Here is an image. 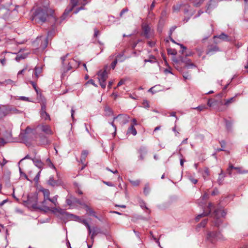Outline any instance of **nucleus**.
I'll list each match as a JSON object with an SVG mask.
<instances>
[{
    "mask_svg": "<svg viewBox=\"0 0 248 248\" xmlns=\"http://www.w3.org/2000/svg\"><path fill=\"white\" fill-rule=\"evenodd\" d=\"M232 169H233V166L232 165H230L229 166V167L227 169L228 173L229 175L230 176L232 175V172L231 170H232Z\"/></svg>",
    "mask_w": 248,
    "mask_h": 248,
    "instance_id": "obj_37",
    "label": "nucleus"
},
{
    "mask_svg": "<svg viewBox=\"0 0 248 248\" xmlns=\"http://www.w3.org/2000/svg\"><path fill=\"white\" fill-rule=\"evenodd\" d=\"M124 81L125 80H124V79H121L119 82V83H118V86H120L122 85H123V84H124Z\"/></svg>",
    "mask_w": 248,
    "mask_h": 248,
    "instance_id": "obj_53",
    "label": "nucleus"
},
{
    "mask_svg": "<svg viewBox=\"0 0 248 248\" xmlns=\"http://www.w3.org/2000/svg\"><path fill=\"white\" fill-rule=\"evenodd\" d=\"M42 210H43L45 212H47L48 211H51L53 213L59 212L60 211V209L58 208H51L48 206L47 204V201L46 202H44V200L42 202L41 207L39 208Z\"/></svg>",
    "mask_w": 248,
    "mask_h": 248,
    "instance_id": "obj_7",
    "label": "nucleus"
},
{
    "mask_svg": "<svg viewBox=\"0 0 248 248\" xmlns=\"http://www.w3.org/2000/svg\"><path fill=\"white\" fill-rule=\"evenodd\" d=\"M181 61L185 63V66L187 68H192L195 67V65L192 63L189 59L186 58H182Z\"/></svg>",
    "mask_w": 248,
    "mask_h": 248,
    "instance_id": "obj_10",
    "label": "nucleus"
},
{
    "mask_svg": "<svg viewBox=\"0 0 248 248\" xmlns=\"http://www.w3.org/2000/svg\"><path fill=\"white\" fill-rule=\"evenodd\" d=\"M76 218L77 220L79 222H80L83 223L84 225H85V226L88 229L89 233L91 234V233L92 232V229L91 228L90 225L88 223L86 219H82L80 218L79 217H77V216L76 217Z\"/></svg>",
    "mask_w": 248,
    "mask_h": 248,
    "instance_id": "obj_12",
    "label": "nucleus"
},
{
    "mask_svg": "<svg viewBox=\"0 0 248 248\" xmlns=\"http://www.w3.org/2000/svg\"><path fill=\"white\" fill-rule=\"evenodd\" d=\"M104 111L106 116H110L113 114L112 109L108 107H105Z\"/></svg>",
    "mask_w": 248,
    "mask_h": 248,
    "instance_id": "obj_24",
    "label": "nucleus"
},
{
    "mask_svg": "<svg viewBox=\"0 0 248 248\" xmlns=\"http://www.w3.org/2000/svg\"><path fill=\"white\" fill-rule=\"evenodd\" d=\"M27 66L24 68L23 69V70H21V71H19L18 73H17V76H19V75L20 74H22L24 71L27 69Z\"/></svg>",
    "mask_w": 248,
    "mask_h": 248,
    "instance_id": "obj_50",
    "label": "nucleus"
},
{
    "mask_svg": "<svg viewBox=\"0 0 248 248\" xmlns=\"http://www.w3.org/2000/svg\"><path fill=\"white\" fill-rule=\"evenodd\" d=\"M19 99L21 100H23V101H29V99L28 97H25V96H20L19 97Z\"/></svg>",
    "mask_w": 248,
    "mask_h": 248,
    "instance_id": "obj_49",
    "label": "nucleus"
},
{
    "mask_svg": "<svg viewBox=\"0 0 248 248\" xmlns=\"http://www.w3.org/2000/svg\"><path fill=\"white\" fill-rule=\"evenodd\" d=\"M98 34H99V31L97 29H94V36L96 37Z\"/></svg>",
    "mask_w": 248,
    "mask_h": 248,
    "instance_id": "obj_62",
    "label": "nucleus"
},
{
    "mask_svg": "<svg viewBox=\"0 0 248 248\" xmlns=\"http://www.w3.org/2000/svg\"><path fill=\"white\" fill-rule=\"evenodd\" d=\"M217 37L223 40H227L228 39V36L224 33H222L221 34Z\"/></svg>",
    "mask_w": 248,
    "mask_h": 248,
    "instance_id": "obj_31",
    "label": "nucleus"
},
{
    "mask_svg": "<svg viewBox=\"0 0 248 248\" xmlns=\"http://www.w3.org/2000/svg\"><path fill=\"white\" fill-rule=\"evenodd\" d=\"M34 165L39 168L40 170L37 172L35 177L34 178V181L36 182H38L40 177V174L42 170L44 168V163L41 161V160L38 157H34L31 159Z\"/></svg>",
    "mask_w": 248,
    "mask_h": 248,
    "instance_id": "obj_4",
    "label": "nucleus"
},
{
    "mask_svg": "<svg viewBox=\"0 0 248 248\" xmlns=\"http://www.w3.org/2000/svg\"><path fill=\"white\" fill-rule=\"evenodd\" d=\"M235 101L234 97H231L228 99H226L225 100L224 105L226 106H228L230 104Z\"/></svg>",
    "mask_w": 248,
    "mask_h": 248,
    "instance_id": "obj_29",
    "label": "nucleus"
},
{
    "mask_svg": "<svg viewBox=\"0 0 248 248\" xmlns=\"http://www.w3.org/2000/svg\"><path fill=\"white\" fill-rule=\"evenodd\" d=\"M178 45H180L181 47L183 49L182 53H184V51L186 49V47L185 46H184L183 45H182V44H178Z\"/></svg>",
    "mask_w": 248,
    "mask_h": 248,
    "instance_id": "obj_57",
    "label": "nucleus"
},
{
    "mask_svg": "<svg viewBox=\"0 0 248 248\" xmlns=\"http://www.w3.org/2000/svg\"><path fill=\"white\" fill-rule=\"evenodd\" d=\"M104 183H105L106 185H107V186H113V185L112 184V183L111 182H104Z\"/></svg>",
    "mask_w": 248,
    "mask_h": 248,
    "instance_id": "obj_55",
    "label": "nucleus"
},
{
    "mask_svg": "<svg viewBox=\"0 0 248 248\" xmlns=\"http://www.w3.org/2000/svg\"><path fill=\"white\" fill-rule=\"evenodd\" d=\"M3 116H4V111L2 109H0V118L2 117Z\"/></svg>",
    "mask_w": 248,
    "mask_h": 248,
    "instance_id": "obj_60",
    "label": "nucleus"
},
{
    "mask_svg": "<svg viewBox=\"0 0 248 248\" xmlns=\"http://www.w3.org/2000/svg\"><path fill=\"white\" fill-rule=\"evenodd\" d=\"M115 121H117L120 124L123 125L128 122L129 117L125 114H120L118 116L113 118V121L110 124L114 127V132L116 133L117 127L114 124Z\"/></svg>",
    "mask_w": 248,
    "mask_h": 248,
    "instance_id": "obj_3",
    "label": "nucleus"
},
{
    "mask_svg": "<svg viewBox=\"0 0 248 248\" xmlns=\"http://www.w3.org/2000/svg\"><path fill=\"white\" fill-rule=\"evenodd\" d=\"M183 77L185 79H190V76L189 75L187 74H184L183 75Z\"/></svg>",
    "mask_w": 248,
    "mask_h": 248,
    "instance_id": "obj_56",
    "label": "nucleus"
},
{
    "mask_svg": "<svg viewBox=\"0 0 248 248\" xmlns=\"http://www.w3.org/2000/svg\"><path fill=\"white\" fill-rule=\"evenodd\" d=\"M88 154V152L87 151H83L81 155V162L83 163L86 159V158Z\"/></svg>",
    "mask_w": 248,
    "mask_h": 248,
    "instance_id": "obj_28",
    "label": "nucleus"
},
{
    "mask_svg": "<svg viewBox=\"0 0 248 248\" xmlns=\"http://www.w3.org/2000/svg\"><path fill=\"white\" fill-rule=\"evenodd\" d=\"M131 125H133V126L137 125V121L135 119H133L132 120V124Z\"/></svg>",
    "mask_w": 248,
    "mask_h": 248,
    "instance_id": "obj_52",
    "label": "nucleus"
},
{
    "mask_svg": "<svg viewBox=\"0 0 248 248\" xmlns=\"http://www.w3.org/2000/svg\"><path fill=\"white\" fill-rule=\"evenodd\" d=\"M36 41L39 43L41 42L40 48L42 49L46 48L48 45L47 38L46 36H40L37 38Z\"/></svg>",
    "mask_w": 248,
    "mask_h": 248,
    "instance_id": "obj_8",
    "label": "nucleus"
},
{
    "mask_svg": "<svg viewBox=\"0 0 248 248\" xmlns=\"http://www.w3.org/2000/svg\"><path fill=\"white\" fill-rule=\"evenodd\" d=\"M57 199L58 196L56 195L54 197H53L52 199H50L49 198V199L47 200V201H50L54 204V206H57V205L58 204Z\"/></svg>",
    "mask_w": 248,
    "mask_h": 248,
    "instance_id": "obj_27",
    "label": "nucleus"
},
{
    "mask_svg": "<svg viewBox=\"0 0 248 248\" xmlns=\"http://www.w3.org/2000/svg\"><path fill=\"white\" fill-rule=\"evenodd\" d=\"M21 176H24L27 180L30 181V180L28 178V176L24 173H23Z\"/></svg>",
    "mask_w": 248,
    "mask_h": 248,
    "instance_id": "obj_64",
    "label": "nucleus"
},
{
    "mask_svg": "<svg viewBox=\"0 0 248 248\" xmlns=\"http://www.w3.org/2000/svg\"><path fill=\"white\" fill-rule=\"evenodd\" d=\"M100 232V230L99 229L96 228H94L92 230L91 232V239L93 242L94 241V238L95 235H96L97 234H98Z\"/></svg>",
    "mask_w": 248,
    "mask_h": 248,
    "instance_id": "obj_20",
    "label": "nucleus"
},
{
    "mask_svg": "<svg viewBox=\"0 0 248 248\" xmlns=\"http://www.w3.org/2000/svg\"><path fill=\"white\" fill-rule=\"evenodd\" d=\"M31 84L32 85L33 88L37 91L36 85L35 84V83L33 81H30Z\"/></svg>",
    "mask_w": 248,
    "mask_h": 248,
    "instance_id": "obj_61",
    "label": "nucleus"
},
{
    "mask_svg": "<svg viewBox=\"0 0 248 248\" xmlns=\"http://www.w3.org/2000/svg\"><path fill=\"white\" fill-rule=\"evenodd\" d=\"M134 126H133V125H131L130 126L127 131V134H132L133 136L136 135L137 131Z\"/></svg>",
    "mask_w": 248,
    "mask_h": 248,
    "instance_id": "obj_21",
    "label": "nucleus"
},
{
    "mask_svg": "<svg viewBox=\"0 0 248 248\" xmlns=\"http://www.w3.org/2000/svg\"><path fill=\"white\" fill-rule=\"evenodd\" d=\"M215 214H216V216L218 217V214H221V215L222 217H223L225 216V213L224 212L222 211L221 210H217V211H216L215 212Z\"/></svg>",
    "mask_w": 248,
    "mask_h": 248,
    "instance_id": "obj_35",
    "label": "nucleus"
},
{
    "mask_svg": "<svg viewBox=\"0 0 248 248\" xmlns=\"http://www.w3.org/2000/svg\"><path fill=\"white\" fill-rule=\"evenodd\" d=\"M86 0H71L70 3L69 5L74 9L77 6L81 5L79 8H78L77 10L74 11V13L76 14H77L80 10L83 9L84 6L86 4V2H85Z\"/></svg>",
    "mask_w": 248,
    "mask_h": 248,
    "instance_id": "obj_6",
    "label": "nucleus"
},
{
    "mask_svg": "<svg viewBox=\"0 0 248 248\" xmlns=\"http://www.w3.org/2000/svg\"><path fill=\"white\" fill-rule=\"evenodd\" d=\"M72 200H71L70 199H67L66 200V203L67 204H68L69 205H71L72 204Z\"/></svg>",
    "mask_w": 248,
    "mask_h": 248,
    "instance_id": "obj_59",
    "label": "nucleus"
},
{
    "mask_svg": "<svg viewBox=\"0 0 248 248\" xmlns=\"http://www.w3.org/2000/svg\"><path fill=\"white\" fill-rule=\"evenodd\" d=\"M143 104L145 107H149V104L147 101H144Z\"/></svg>",
    "mask_w": 248,
    "mask_h": 248,
    "instance_id": "obj_58",
    "label": "nucleus"
},
{
    "mask_svg": "<svg viewBox=\"0 0 248 248\" xmlns=\"http://www.w3.org/2000/svg\"><path fill=\"white\" fill-rule=\"evenodd\" d=\"M42 67L36 66L34 69V76H33V78L37 79L39 74L42 72Z\"/></svg>",
    "mask_w": 248,
    "mask_h": 248,
    "instance_id": "obj_17",
    "label": "nucleus"
},
{
    "mask_svg": "<svg viewBox=\"0 0 248 248\" xmlns=\"http://www.w3.org/2000/svg\"><path fill=\"white\" fill-rule=\"evenodd\" d=\"M46 163H48V165L49 167L52 168H55L53 164L52 163V162H51V160L49 158H47L46 160Z\"/></svg>",
    "mask_w": 248,
    "mask_h": 248,
    "instance_id": "obj_36",
    "label": "nucleus"
},
{
    "mask_svg": "<svg viewBox=\"0 0 248 248\" xmlns=\"http://www.w3.org/2000/svg\"><path fill=\"white\" fill-rule=\"evenodd\" d=\"M233 169L237 170V171L240 173H246L248 172V171H247V170H242L240 168H236V167H233Z\"/></svg>",
    "mask_w": 248,
    "mask_h": 248,
    "instance_id": "obj_34",
    "label": "nucleus"
},
{
    "mask_svg": "<svg viewBox=\"0 0 248 248\" xmlns=\"http://www.w3.org/2000/svg\"><path fill=\"white\" fill-rule=\"evenodd\" d=\"M33 130L29 127H27L25 130V133L21 134L20 137L22 139L23 142H25V139L31 137V134L32 133Z\"/></svg>",
    "mask_w": 248,
    "mask_h": 248,
    "instance_id": "obj_9",
    "label": "nucleus"
},
{
    "mask_svg": "<svg viewBox=\"0 0 248 248\" xmlns=\"http://www.w3.org/2000/svg\"><path fill=\"white\" fill-rule=\"evenodd\" d=\"M54 11L48 9L46 6H43L34 10L32 12V20L36 22H44L48 15L52 16Z\"/></svg>",
    "mask_w": 248,
    "mask_h": 248,
    "instance_id": "obj_1",
    "label": "nucleus"
},
{
    "mask_svg": "<svg viewBox=\"0 0 248 248\" xmlns=\"http://www.w3.org/2000/svg\"><path fill=\"white\" fill-rule=\"evenodd\" d=\"M73 10V9L72 8V7H71L69 5L67 7L66 9L65 10V11L62 16V19H64L68 16V14H69V13L71 12Z\"/></svg>",
    "mask_w": 248,
    "mask_h": 248,
    "instance_id": "obj_16",
    "label": "nucleus"
},
{
    "mask_svg": "<svg viewBox=\"0 0 248 248\" xmlns=\"http://www.w3.org/2000/svg\"><path fill=\"white\" fill-rule=\"evenodd\" d=\"M41 117L45 120H50L49 115L46 112L45 110L42 108V111L41 112Z\"/></svg>",
    "mask_w": 248,
    "mask_h": 248,
    "instance_id": "obj_23",
    "label": "nucleus"
},
{
    "mask_svg": "<svg viewBox=\"0 0 248 248\" xmlns=\"http://www.w3.org/2000/svg\"><path fill=\"white\" fill-rule=\"evenodd\" d=\"M188 178L189 180L194 184H196L198 182L197 179L193 178L191 176H189Z\"/></svg>",
    "mask_w": 248,
    "mask_h": 248,
    "instance_id": "obj_39",
    "label": "nucleus"
},
{
    "mask_svg": "<svg viewBox=\"0 0 248 248\" xmlns=\"http://www.w3.org/2000/svg\"><path fill=\"white\" fill-rule=\"evenodd\" d=\"M40 190L42 192L44 195V202H46L49 198V191L46 189H42Z\"/></svg>",
    "mask_w": 248,
    "mask_h": 248,
    "instance_id": "obj_14",
    "label": "nucleus"
},
{
    "mask_svg": "<svg viewBox=\"0 0 248 248\" xmlns=\"http://www.w3.org/2000/svg\"><path fill=\"white\" fill-rule=\"evenodd\" d=\"M13 83H14V81L13 80H12L11 79H8L5 80L3 83L0 82V84H5V85L12 84Z\"/></svg>",
    "mask_w": 248,
    "mask_h": 248,
    "instance_id": "obj_32",
    "label": "nucleus"
},
{
    "mask_svg": "<svg viewBox=\"0 0 248 248\" xmlns=\"http://www.w3.org/2000/svg\"><path fill=\"white\" fill-rule=\"evenodd\" d=\"M0 62L2 65H4L5 64V59H2L0 60Z\"/></svg>",
    "mask_w": 248,
    "mask_h": 248,
    "instance_id": "obj_63",
    "label": "nucleus"
},
{
    "mask_svg": "<svg viewBox=\"0 0 248 248\" xmlns=\"http://www.w3.org/2000/svg\"><path fill=\"white\" fill-rule=\"evenodd\" d=\"M218 49L217 46H215L213 47L212 50H210L208 51L207 54H211L212 51H218Z\"/></svg>",
    "mask_w": 248,
    "mask_h": 248,
    "instance_id": "obj_46",
    "label": "nucleus"
},
{
    "mask_svg": "<svg viewBox=\"0 0 248 248\" xmlns=\"http://www.w3.org/2000/svg\"><path fill=\"white\" fill-rule=\"evenodd\" d=\"M206 108L205 106H199L198 107L196 108L200 110V111L202 110L203 109H205Z\"/></svg>",
    "mask_w": 248,
    "mask_h": 248,
    "instance_id": "obj_54",
    "label": "nucleus"
},
{
    "mask_svg": "<svg viewBox=\"0 0 248 248\" xmlns=\"http://www.w3.org/2000/svg\"><path fill=\"white\" fill-rule=\"evenodd\" d=\"M86 84H91L93 85L95 87H97V85L94 83V81L93 79L89 80Z\"/></svg>",
    "mask_w": 248,
    "mask_h": 248,
    "instance_id": "obj_43",
    "label": "nucleus"
},
{
    "mask_svg": "<svg viewBox=\"0 0 248 248\" xmlns=\"http://www.w3.org/2000/svg\"><path fill=\"white\" fill-rule=\"evenodd\" d=\"M140 206L142 208V209H144V208H145L146 209H148L147 208V207H146V204H145V203L144 202H143V201H141L140 202Z\"/></svg>",
    "mask_w": 248,
    "mask_h": 248,
    "instance_id": "obj_40",
    "label": "nucleus"
},
{
    "mask_svg": "<svg viewBox=\"0 0 248 248\" xmlns=\"http://www.w3.org/2000/svg\"><path fill=\"white\" fill-rule=\"evenodd\" d=\"M128 11V9L127 8H125V9H124L120 13V16H122L125 13V12H127Z\"/></svg>",
    "mask_w": 248,
    "mask_h": 248,
    "instance_id": "obj_48",
    "label": "nucleus"
},
{
    "mask_svg": "<svg viewBox=\"0 0 248 248\" xmlns=\"http://www.w3.org/2000/svg\"><path fill=\"white\" fill-rule=\"evenodd\" d=\"M213 207V205L212 203H209L208 207V208L209 209V212L208 213L204 212L203 214L199 215L195 218L196 221H198L200 218L207 215L211 212Z\"/></svg>",
    "mask_w": 248,
    "mask_h": 248,
    "instance_id": "obj_13",
    "label": "nucleus"
},
{
    "mask_svg": "<svg viewBox=\"0 0 248 248\" xmlns=\"http://www.w3.org/2000/svg\"><path fill=\"white\" fill-rule=\"evenodd\" d=\"M108 75L106 69H105L103 71H100L97 74L99 84L102 88L106 87V81L108 78Z\"/></svg>",
    "mask_w": 248,
    "mask_h": 248,
    "instance_id": "obj_5",
    "label": "nucleus"
},
{
    "mask_svg": "<svg viewBox=\"0 0 248 248\" xmlns=\"http://www.w3.org/2000/svg\"><path fill=\"white\" fill-rule=\"evenodd\" d=\"M84 208L85 210L87 211V212L89 214V215L97 217L95 215L94 211L89 206L87 205H84Z\"/></svg>",
    "mask_w": 248,
    "mask_h": 248,
    "instance_id": "obj_18",
    "label": "nucleus"
},
{
    "mask_svg": "<svg viewBox=\"0 0 248 248\" xmlns=\"http://www.w3.org/2000/svg\"><path fill=\"white\" fill-rule=\"evenodd\" d=\"M11 136H12V134H11V132L10 131L9 132L8 135L7 136V140L8 141H5V140L2 138L0 139V146L3 145L4 144H5L7 142L9 141V140L8 139V138H9V137L10 138V137H11Z\"/></svg>",
    "mask_w": 248,
    "mask_h": 248,
    "instance_id": "obj_26",
    "label": "nucleus"
},
{
    "mask_svg": "<svg viewBox=\"0 0 248 248\" xmlns=\"http://www.w3.org/2000/svg\"><path fill=\"white\" fill-rule=\"evenodd\" d=\"M41 130L47 134H52V131L48 125H42L38 126Z\"/></svg>",
    "mask_w": 248,
    "mask_h": 248,
    "instance_id": "obj_11",
    "label": "nucleus"
},
{
    "mask_svg": "<svg viewBox=\"0 0 248 248\" xmlns=\"http://www.w3.org/2000/svg\"><path fill=\"white\" fill-rule=\"evenodd\" d=\"M32 158L29 155H27L24 158H23L21 160H20V161L19 162V164L22 163L23 161V160L26 159H30L31 160Z\"/></svg>",
    "mask_w": 248,
    "mask_h": 248,
    "instance_id": "obj_45",
    "label": "nucleus"
},
{
    "mask_svg": "<svg viewBox=\"0 0 248 248\" xmlns=\"http://www.w3.org/2000/svg\"><path fill=\"white\" fill-rule=\"evenodd\" d=\"M117 63V60H115V61H114L111 64V68L114 69Z\"/></svg>",
    "mask_w": 248,
    "mask_h": 248,
    "instance_id": "obj_42",
    "label": "nucleus"
},
{
    "mask_svg": "<svg viewBox=\"0 0 248 248\" xmlns=\"http://www.w3.org/2000/svg\"><path fill=\"white\" fill-rule=\"evenodd\" d=\"M222 239V235L219 232H210L207 233L206 240L208 242L215 244Z\"/></svg>",
    "mask_w": 248,
    "mask_h": 248,
    "instance_id": "obj_2",
    "label": "nucleus"
},
{
    "mask_svg": "<svg viewBox=\"0 0 248 248\" xmlns=\"http://www.w3.org/2000/svg\"><path fill=\"white\" fill-rule=\"evenodd\" d=\"M207 222V221L206 220H204L200 224H199V225L200 227H204L205 226V225L206 224Z\"/></svg>",
    "mask_w": 248,
    "mask_h": 248,
    "instance_id": "obj_44",
    "label": "nucleus"
},
{
    "mask_svg": "<svg viewBox=\"0 0 248 248\" xmlns=\"http://www.w3.org/2000/svg\"><path fill=\"white\" fill-rule=\"evenodd\" d=\"M73 10V9L72 8V7H71L69 5L67 7L66 9L65 10V11L62 16V19H64L68 16V14H69V13L71 12Z\"/></svg>",
    "mask_w": 248,
    "mask_h": 248,
    "instance_id": "obj_15",
    "label": "nucleus"
},
{
    "mask_svg": "<svg viewBox=\"0 0 248 248\" xmlns=\"http://www.w3.org/2000/svg\"><path fill=\"white\" fill-rule=\"evenodd\" d=\"M217 101H213L211 99H209L208 101V105L211 107L214 106L217 104Z\"/></svg>",
    "mask_w": 248,
    "mask_h": 248,
    "instance_id": "obj_30",
    "label": "nucleus"
},
{
    "mask_svg": "<svg viewBox=\"0 0 248 248\" xmlns=\"http://www.w3.org/2000/svg\"><path fill=\"white\" fill-rule=\"evenodd\" d=\"M156 87V86H155V87H152L151 88H150V89L149 90V91H149V92H151V93H156V91H154V89Z\"/></svg>",
    "mask_w": 248,
    "mask_h": 248,
    "instance_id": "obj_51",
    "label": "nucleus"
},
{
    "mask_svg": "<svg viewBox=\"0 0 248 248\" xmlns=\"http://www.w3.org/2000/svg\"><path fill=\"white\" fill-rule=\"evenodd\" d=\"M143 30L144 31L145 34L147 35L148 34L150 30L149 27L147 26H145L143 27Z\"/></svg>",
    "mask_w": 248,
    "mask_h": 248,
    "instance_id": "obj_38",
    "label": "nucleus"
},
{
    "mask_svg": "<svg viewBox=\"0 0 248 248\" xmlns=\"http://www.w3.org/2000/svg\"><path fill=\"white\" fill-rule=\"evenodd\" d=\"M130 183L134 186H138L140 183V181L139 180H130Z\"/></svg>",
    "mask_w": 248,
    "mask_h": 248,
    "instance_id": "obj_33",
    "label": "nucleus"
},
{
    "mask_svg": "<svg viewBox=\"0 0 248 248\" xmlns=\"http://www.w3.org/2000/svg\"><path fill=\"white\" fill-rule=\"evenodd\" d=\"M208 198V194L207 193H205L202 197V200H205Z\"/></svg>",
    "mask_w": 248,
    "mask_h": 248,
    "instance_id": "obj_47",
    "label": "nucleus"
},
{
    "mask_svg": "<svg viewBox=\"0 0 248 248\" xmlns=\"http://www.w3.org/2000/svg\"><path fill=\"white\" fill-rule=\"evenodd\" d=\"M224 177H225V176L223 174V171L222 170H221L220 173L219 174V177L217 179V183L219 185L222 184Z\"/></svg>",
    "mask_w": 248,
    "mask_h": 248,
    "instance_id": "obj_25",
    "label": "nucleus"
},
{
    "mask_svg": "<svg viewBox=\"0 0 248 248\" xmlns=\"http://www.w3.org/2000/svg\"><path fill=\"white\" fill-rule=\"evenodd\" d=\"M202 177L204 178L205 180H206L208 179V177L210 175V172L208 168H204L203 171L202 173Z\"/></svg>",
    "mask_w": 248,
    "mask_h": 248,
    "instance_id": "obj_22",
    "label": "nucleus"
},
{
    "mask_svg": "<svg viewBox=\"0 0 248 248\" xmlns=\"http://www.w3.org/2000/svg\"><path fill=\"white\" fill-rule=\"evenodd\" d=\"M48 183L50 185L52 186H57L61 184V182L60 181H55L53 177H50Z\"/></svg>",
    "mask_w": 248,
    "mask_h": 248,
    "instance_id": "obj_19",
    "label": "nucleus"
},
{
    "mask_svg": "<svg viewBox=\"0 0 248 248\" xmlns=\"http://www.w3.org/2000/svg\"><path fill=\"white\" fill-rule=\"evenodd\" d=\"M140 154H141L140 158H141V159H142L143 158V157L142 156V153H144V154L146 153V150H145V149L143 148H141L140 149Z\"/></svg>",
    "mask_w": 248,
    "mask_h": 248,
    "instance_id": "obj_41",
    "label": "nucleus"
}]
</instances>
